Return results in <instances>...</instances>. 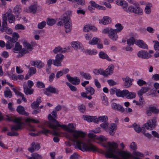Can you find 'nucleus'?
Instances as JSON below:
<instances>
[{
    "mask_svg": "<svg viewBox=\"0 0 159 159\" xmlns=\"http://www.w3.org/2000/svg\"><path fill=\"white\" fill-rule=\"evenodd\" d=\"M68 126H67L70 129L73 130L75 131H78L79 132V134H76L75 136V137H74V132H70L67 131L66 129H65L67 131L69 132L72 133V136L73 138H72V137L69 135V134H67L66 135V137L70 140H71L72 141L75 142L76 143V144H77L76 141H80V140H82V143L84 141V137L85 134L83 132L79 130H75L74 129H72H72H74L76 127V125L75 124L73 123H70L68 124Z\"/></svg>",
    "mask_w": 159,
    "mask_h": 159,
    "instance_id": "nucleus-2",
    "label": "nucleus"
},
{
    "mask_svg": "<svg viewBox=\"0 0 159 159\" xmlns=\"http://www.w3.org/2000/svg\"><path fill=\"white\" fill-rule=\"evenodd\" d=\"M24 91L26 94H31L33 92V89H30L29 87L28 88L26 84H24L23 85Z\"/></svg>",
    "mask_w": 159,
    "mask_h": 159,
    "instance_id": "nucleus-29",
    "label": "nucleus"
},
{
    "mask_svg": "<svg viewBox=\"0 0 159 159\" xmlns=\"http://www.w3.org/2000/svg\"><path fill=\"white\" fill-rule=\"evenodd\" d=\"M12 36V37H11V39H12L13 40H14V42H16L20 37L19 34L16 32H14Z\"/></svg>",
    "mask_w": 159,
    "mask_h": 159,
    "instance_id": "nucleus-48",
    "label": "nucleus"
},
{
    "mask_svg": "<svg viewBox=\"0 0 159 159\" xmlns=\"http://www.w3.org/2000/svg\"><path fill=\"white\" fill-rule=\"evenodd\" d=\"M62 48L60 46L55 47L53 50V52L55 54L57 53L58 52L61 53Z\"/></svg>",
    "mask_w": 159,
    "mask_h": 159,
    "instance_id": "nucleus-55",
    "label": "nucleus"
},
{
    "mask_svg": "<svg viewBox=\"0 0 159 159\" xmlns=\"http://www.w3.org/2000/svg\"><path fill=\"white\" fill-rule=\"evenodd\" d=\"M132 126L134 128V129L136 132L138 133H139L140 132L141 128L139 126L134 123L133 124Z\"/></svg>",
    "mask_w": 159,
    "mask_h": 159,
    "instance_id": "nucleus-57",
    "label": "nucleus"
},
{
    "mask_svg": "<svg viewBox=\"0 0 159 159\" xmlns=\"http://www.w3.org/2000/svg\"><path fill=\"white\" fill-rule=\"evenodd\" d=\"M21 124H18L17 125H11V131L13 130L17 131L18 129H21Z\"/></svg>",
    "mask_w": 159,
    "mask_h": 159,
    "instance_id": "nucleus-38",
    "label": "nucleus"
},
{
    "mask_svg": "<svg viewBox=\"0 0 159 159\" xmlns=\"http://www.w3.org/2000/svg\"><path fill=\"white\" fill-rule=\"evenodd\" d=\"M157 125L156 118L153 117L152 119L148 120L147 123L143 125L140 128V132L144 134L146 131L145 128L147 129L152 130Z\"/></svg>",
    "mask_w": 159,
    "mask_h": 159,
    "instance_id": "nucleus-4",
    "label": "nucleus"
},
{
    "mask_svg": "<svg viewBox=\"0 0 159 159\" xmlns=\"http://www.w3.org/2000/svg\"><path fill=\"white\" fill-rule=\"evenodd\" d=\"M2 28L0 29V30L2 32L6 31V32L8 34H11L12 32V30L7 27V18L6 14H4L2 16Z\"/></svg>",
    "mask_w": 159,
    "mask_h": 159,
    "instance_id": "nucleus-6",
    "label": "nucleus"
},
{
    "mask_svg": "<svg viewBox=\"0 0 159 159\" xmlns=\"http://www.w3.org/2000/svg\"><path fill=\"white\" fill-rule=\"evenodd\" d=\"M64 58V56L61 54H57L55 56V59L61 62H62Z\"/></svg>",
    "mask_w": 159,
    "mask_h": 159,
    "instance_id": "nucleus-52",
    "label": "nucleus"
},
{
    "mask_svg": "<svg viewBox=\"0 0 159 159\" xmlns=\"http://www.w3.org/2000/svg\"><path fill=\"white\" fill-rule=\"evenodd\" d=\"M134 157H144V155L143 153L138 151H134L133 152Z\"/></svg>",
    "mask_w": 159,
    "mask_h": 159,
    "instance_id": "nucleus-54",
    "label": "nucleus"
},
{
    "mask_svg": "<svg viewBox=\"0 0 159 159\" xmlns=\"http://www.w3.org/2000/svg\"><path fill=\"white\" fill-rule=\"evenodd\" d=\"M99 21L100 23L106 25L109 23L111 21V20L108 16H104L102 19L99 20Z\"/></svg>",
    "mask_w": 159,
    "mask_h": 159,
    "instance_id": "nucleus-25",
    "label": "nucleus"
},
{
    "mask_svg": "<svg viewBox=\"0 0 159 159\" xmlns=\"http://www.w3.org/2000/svg\"><path fill=\"white\" fill-rule=\"evenodd\" d=\"M103 70L102 69H95L94 70L93 72L96 75H98V74H100L103 75Z\"/></svg>",
    "mask_w": 159,
    "mask_h": 159,
    "instance_id": "nucleus-56",
    "label": "nucleus"
},
{
    "mask_svg": "<svg viewBox=\"0 0 159 159\" xmlns=\"http://www.w3.org/2000/svg\"><path fill=\"white\" fill-rule=\"evenodd\" d=\"M99 39L96 37H94L92 39L89 41V44L94 45L97 44Z\"/></svg>",
    "mask_w": 159,
    "mask_h": 159,
    "instance_id": "nucleus-40",
    "label": "nucleus"
},
{
    "mask_svg": "<svg viewBox=\"0 0 159 159\" xmlns=\"http://www.w3.org/2000/svg\"><path fill=\"white\" fill-rule=\"evenodd\" d=\"M137 55L139 57L143 59H148L152 57L151 55H149L147 51L145 50L139 51Z\"/></svg>",
    "mask_w": 159,
    "mask_h": 159,
    "instance_id": "nucleus-10",
    "label": "nucleus"
},
{
    "mask_svg": "<svg viewBox=\"0 0 159 159\" xmlns=\"http://www.w3.org/2000/svg\"><path fill=\"white\" fill-rule=\"evenodd\" d=\"M116 29H114L118 33L120 32L123 29L124 27L120 23H117L115 25Z\"/></svg>",
    "mask_w": 159,
    "mask_h": 159,
    "instance_id": "nucleus-36",
    "label": "nucleus"
},
{
    "mask_svg": "<svg viewBox=\"0 0 159 159\" xmlns=\"http://www.w3.org/2000/svg\"><path fill=\"white\" fill-rule=\"evenodd\" d=\"M58 92L59 91L58 90L56 89L55 88L50 86L45 89L44 91V94L48 96H49L50 95V93L49 92L58 94Z\"/></svg>",
    "mask_w": 159,
    "mask_h": 159,
    "instance_id": "nucleus-11",
    "label": "nucleus"
},
{
    "mask_svg": "<svg viewBox=\"0 0 159 159\" xmlns=\"http://www.w3.org/2000/svg\"><path fill=\"white\" fill-rule=\"evenodd\" d=\"M114 66L113 64L109 66L105 71L103 70V75L105 77H107L108 75L112 74L113 73V70Z\"/></svg>",
    "mask_w": 159,
    "mask_h": 159,
    "instance_id": "nucleus-12",
    "label": "nucleus"
},
{
    "mask_svg": "<svg viewBox=\"0 0 159 159\" xmlns=\"http://www.w3.org/2000/svg\"><path fill=\"white\" fill-rule=\"evenodd\" d=\"M149 90V88L148 87H143L141 88L138 92V95L139 98L141 99L143 98V94L147 92Z\"/></svg>",
    "mask_w": 159,
    "mask_h": 159,
    "instance_id": "nucleus-22",
    "label": "nucleus"
},
{
    "mask_svg": "<svg viewBox=\"0 0 159 159\" xmlns=\"http://www.w3.org/2000/svg\"><path fill=\"white\" fill-rule=\"evenodd\" d=\"M127 92H126L125 94L126 97L128 99H132L134 98L136 96V93L134 92H129L128 90H126Z\"/></svg>",
    "mask_w": 159,
    "mask_h": 159,
    "instance_id": "nucleus-31",
    "label": "nucleus"
},
{
    "mask_svg": "<svg viewBox=\"0 0 159 159\" xmlns=\"http://www.w3.org/2000/svg\"><path fill=\"white\" fill-rule=\"evenodd\" d=\"M6 15V14H5ZM7 15V17L8 18V20L9 22L10 23H14L15 20L16 19L14 16L11 13H8Z\"/></svg>",
    "mask_w": 159,
    "mask_h": 159,
    "instance_id": "nucleus-28",
    "label": "nucleus"
},
{
    "mask_svg": "<svg viewBox=\"0 0 159 159\" xmlns=\"http://www.w3.org/2000/svg\"><path fill=\"white\" fill-rule=\"evenodd\" d=\"M135 44L141 48L144 49H148V45L142 40H136Z\"/></svg>",
    "mask_w": 159,
    "mask_h": 159,
    "instance_id": "nucleus-17",
    "label": "nucleus"
},
{
    "mask_svg": "<svg viewBox=\"0 0 159 159\" xmlns=\"http://www.w3.org/2000/svg\"><path fill=\"white\" fill-rule=\"evenodd\" d=\"M21 11V7L20 5H16L13 10V11L15 14H17L20 13Z\"/></svg>",
    "mask_w": 159,
    "mask_h": 159,
    "instance_id": "nucleus-45",
    "label": "nucleus"
},
{
    "mask_svg": "<svg viewBox=\"0 0 159 159\" xmlns=\"http://www.w3.org/2000/svg\"><path fill=\"white\" fill-rule=\"evenodd\" d=\"M117 32L115 30L110 28V31L108 33V36L109 38L113 41H116L118 38Z\"/></svg>",
    "mask_w": 159,
    "mask_h": 159,
    "instance_id": "nucleus-14",
    "label": "nucleus"
},
{
    "mask_svg": "<svg viewBox=\"0 0 159 159\" xmlns=\"http://www.w3.org/2000/svg\"><path fill=\"white\" fill-rule=\"evenodd\" d=\"M5 38L8 39L6 45V48L7 49H10L14 46V43H16V42H14V40H13L12 39H11V37L8 36L6 35Z\"/></svg>",
    "mask_w": 159,
    "mask_h": 159,
    "instance_id": "nucleus-13",
    "label": "nucleus"
},
{
    "mask_svg": "<svg viewBox=\"0 0 159 159\" xmlns=\"http://www.w3.org/2000/svg\"><path fill=\"white\" fill-rule=\"evenodd\" d=\"M66 84L69 87L71 91H75L77 90V89L75 86L72 85L69 82H66Z\"/></svg>",
    "mask_w": 159,
    "mask_h": 159,
    "instance_id": "nucleus-49",
    "label": "nucleus"
},
{
    "mask_svg": "<svg viewBox=\"0 0 159 159\" xmlns=\"http://www.w3.org/2000/svg\"><path fill=\"white\" fill-rule=\"evenodd\" d=\"M148 108L149 110L153 113L158 114L159 113V109L157 108L156 107L151 106L149 107Z\"/></svg>",
    "mask_w": 159,
    "mask_h": 159,
    "instance_id": "nucleus-35",
    "label": "nucleus"
},
{
    "mask_svg": "<svg viewBox=\"0 0 159 159\" xmlns=\"http://www.w3.org/2000/svg\"><path fill=\"white\" fill-rule=\"evenodd\" d=\"M4 96L6 98H11L12 96V93L9 89L4 92Z\"/></svg>",
    "mask_w": 159,
    "mask_h": 159,
    "instance_id": "nucleus-39",
    "label": "nucleus"
},
{
    "mask_svg": "<svg viewBox=\"0 0 159 159\" xmlns=\"http://www.w3.org/2000/svg\"><path fill=\"white\" fill-rule=\"evenodd\" d=\"M16 110L18 113L20 114L24 115L25 116H28L29 115V113L25 111L24 107L21 105L18 106Z\"/></svg>",
    "mask_w": 159,
    "mask_h": 159,
    "instance_id": "nucleus-20",
    "label": "nucleus"
},
{
    "mask_svg": "<svg viewBox=\"0 0 159 159\" xmlns=\"http://www.w3.org/2000/svg\"><path fill=\"white\" fill-rule=\"evenodd\" d=\"M86 92L87 94H89L90 95H93L95 93L94 89L92 87L88 86L85 88Z\"/></svg>",
    "mask_w": 159,
    "mask_h": 159,
    "instance_id": "nucleus-32",
    "label": "nucleus"
},
{
    "mask_svg": "<svg viewBox=\"0 0 159 159\" xmlns=\"http://www.w3.org/2000/svg\"><path fill=\"white\" fill-rule=\"evenodd\" d=\"M136 41V40L133 37H131L127 41V43L129 46L133 45L134 43H135Z\"/></svg>",
    "mask_w": 159,
    "mask_h": 159,
    "instance_id": "nucleus-42",
    "label": "nucleus"
},
{
    "mask_svg": "<svg viewBox=\"0 0 159 159\" xmlns=\"http://www.w3.org/2000/svg\"><path fill=\"white\" fill-rule=\"evenodd\" d=\"M61 20L59 21L57 23L58 25H63L64 24L66 33H70L72 29L71 21L69 16H64L61 18Z\"/></svg>",
    "mask_w": 159,
    "mask_h": 159,
    "instance_id": "nucleus-3",
    "label": "nucleus"
},
{
    "mask_svg": "<svg viewBox=\"0 0 159 159\" xmlns=\"http://www.w3.org/2000/svg\"><path fill=\"white\" fill-rule=\"evenodd\" d=\"M61 62L56 59L53 60V64L55 66H61Z\"/></svg>",
    "mask_w": 159,
    "mask_h": 159,
    "instance_id": "nucleus-60",
    "label": "nucleus"
},
{
    "mask_svg": "<svg viewBox=\"0 0 159 159\" xmlns=\"http://www.w3.org/2000/svg\"><path fill=\"white\" fill-rule=\"evenodd\" d=\"M83 118L85 120L88 122H92L93 119V116H91L87 115L83 116Z\"/></svg>",
    "mask_w": 159,
    "mask_h": 159,
    "instance_id": "nucleus-41",
    "label": "nucleus"
},
{
    "mask_svg": "<svg viewBox=\"0 0 159 159\" xmlns=\"http://www.w3.org/2000/svg\"><path fill=\"white\" fill-rule=\"evenodd\" d=\"M31 146L34 148V150H39L40 148V146L39 144L36 143L34 142H33L31 144Z\"/></svg>",
    "mask_w": 159,
    "mask_h": 159,
    "instance_id": "nucleus-62",
    "label": "nucleus"
},
{
    "mask_svg": "<svg viewBox=\"0 0 159 159\" xmlns=\"http://www.w3.org/2000/svg\"><path fill=\"white\" fill-rule=\"evenodd\" d=\"M116 129V125L115 123L111 124L109 129V132L110 134L112 136L113 135L115 134Z\"/></svg>",
    "mask_w": 159,
    "mask_h": 159,
    "instance_id": "nucleus-24",
    "label": "nucleus"
},
{
    "mask_svg": "<svg viewBox=\"0 0 159 159\" xmlns=\"http://www.w3.org/2000/svg\"><path fill=\"white\" fill-rule=\"evenodd\" d=\"M72 2H75L77 4L81 5H84L85 4L84 0H68Z\"/></svg>",
    "mask_w": 159,
    "mask_h": 159,
    "instance_id": "nucleus-51",
    "label": "nucleus"
},
{
    "mask_svg": "<svg viewBox=\"0 0 159 159\" xmlns=\"http://www.w3.org/2000/svg\"><path fill=\"white\" fill-rule=\"evenodd\" d=\"M78 109L80 112L84 113L86 110V107L84 105L80 104L78 106Z\"/></svg>",
    "mask_w": 159,
    "mask_h": 159,
    "instance_id": "nucleus-47",
    "label": "nucleus"
},
{
    "mask_svg": "<svg viewBox=\"0 0 159 159\" xmlns=\"http://www.w3.org/2000/svg\"><path fill=\"white\" fill-rule=\"evenodd\" d=\"M36 72V69L34 67H30L29 68V73L30 75L35 74Z\"/></svg>",
    "mask_w": 159,
    "mask_h": 159,
    "instance_id": "nucleus-64",
    "label": "nucleus"
},
{
    "mask_svg": "<svg viewBox=\"0 0 159 159\" xmlns=\"http://www.w3.org/2000/svg\"><path fill=\"white\" fill-rule=\"evenodd\" d=\"M99 120L101 122H105L107 121L108 120V117L106 116H100L99 117Z\"/></svg>",
    "mask_w": 159,
    "mask_h": 159,
    "instance_id": "nucleus-63",
    "label": "nucleus"
},
{
    "mask_svg": "<svg viewBox=\"0 0 159 159\" xmlns=\"http://www.w3.org/2000/svg\"><path fill=\"white\" fill-rule=\"evenodd\" d=\"M24 46L27 49L31 51L33 49V47L30 44L26 42H24Z\"/></svg>",
    "mask_w": 159,
    "mask_h": 159,
    "instance_id": "nucleus-46",
    "label": "nucleus"
},
{
    "mask_svg": "<svg viewBox=\"0 0 159 159\" xmlns=\"http://www.w3.org/2000/svg\"><path fill=\"white\" fill-rule=\"evenodd\" d=\"M47 123V126L50 128L53 129V134L56 136H59L60 135V133L56 131V130L58 131L60 130V129L58 128L59 127L57 126L56 125H54L52 122Z\"/></svg>",
    "mask_w": 159,
    "mask_h": 159,
    "instance_id": "nucleus-8",
    "label": "nucleus"
},
{
    "mask_svg": "<svg viewBox=\"0 0 159 159\" xmlns=\"http://www.w3.org/2000/svg\"><path fill=\"white\" fill-rule=\"evenodd\" d=\"M37 9V6L36 5H31L28 8L26 9V11L27 12L34 13L36 12Z\"/></svg>",
    "mask_w": 159,
    "mask_h": 159,
    "instance_id": "nucleus-26",
    "label": "nucleus"
},
{
    "mask_svg": "<svg viewBox=\"0 0 159 159\" xmlns=\"http://www.w3.org/2000/svg\"><path fill=\"white\" fill-rule=\"evenodd\" d=\"M15 28L16 30H23L25 29V27L21 24H17L15 26Z\"/></svg>",
    "mask_w": 159,
    "mask_h": 159,
    "instance_id": "nucleus-61",
    "label": "nucleus"
},
{
    "mask_svg": "<svg viewBox=\"0 0 159 159\" xmlns=\"http://www.w3.org/2000/svg\"><path fill=\"white\" fill-rule=\"evenodd\" d=\"M122 79L124 81V86L125 88L129 87L132 85V82L134 81L133 79H131L128 76Z\"/></svg>",
    "mask_w": 159,
    "mask_h": 159,
    "instance_id": "nucleus-16",
    "label": "nucleus"
},
{
    "mask_svg": "<svg viewBox=\"0 0 159 159\" xmlns=\"http://www.w3.org/2000/svg\"><path fill=\"white\" fill-rule=\"evenodd\" d=\"M77 146L78 148L82 151H97L99 153L104 154L106 158H114L116 157L114 153L119 154L118 152L120 151H118L117 149L118 145L115 142H108L107 143H102V146L107 148L106 151L101 149H98L96 146L91 143L86 144L84 141L82 143V140L77 141Z\"/></svg>",
    "mask_w": 159,
    "mask_h": 159,
    "instance_id": "nucleus-1",
    "label": "nucleus"
},
{
    "mask_svg": "<svg viewBox=\"0 0 159 159\" xmlns=\"http://www.w3.org/2000/svg\"><path fill=\"white\" fill-rule=\"evenodd\" d=\"M137 84L139 86H142L146 84L147 83L142 79H139L137 81Z\"/></svg>",
    "mask_w": 159,
    "mask_h": 159,
    "instance_id": "nucleus-53",
    "label": "nucleus"
},
{
    "mask_svg": "<svg viewBox=\"0 0 159 159\" xmlns=\"http://www.w3.org/2000/svg\"><path fill=\"white\" fill-rule=\"evenodd\" d=\"M153 42L154 43V48L157 52L159 51V42L157 40H153Z\"/></svg>",
    "mask_w": 159,
    "mask_h": 159,
    "instance_id": "nucleus-43",
    "label": "nucleus"
},
{
    "mask_svg": "<svg viewBox=\"0 0 159 159\" xmlns=\"http://www.w3.org/2000/svg\"><path fill=\"white\" fill-rule=\"evenodd\" d=\"M133 102L136 103L137 105H141L143 104L144 101L143 98L141 99L139 98V102L135 100H134L133 101Z\"/></svg>",
    "mask_w": 159,
    "mask_h": 159,
    "instance_id": "nucleus-59",
    "label": "nucleus"
},
{
    "mask_svg": "<svg viewBox=\"0 0 159 159\" xmlns=\"http://www.w3.org/2000/svg\"><path fill=\"white\" fill-rule=\"evenodd\" d=\"M127 92L126 90H124L122 91L120 89H117L116 92V95L118 97H124L125 96L126 92Z\"/></svg>",
    "mask_w": 159,
    "mask_h": 159,
    "instance_id": "nucleus-30",
    "label": "nucleus"
},
{
    "mask_svg": "<svg viewBox=\"0 0 159 159\" xmlns=\"http://www.w3.org/2000/svg\"><path fill=\"white\" fill-rule=\"evenodd\" d=\"M72 2H75L77 4L81 5H84L85 4L84 0H68Z\"/></svg>",
    "mask_w": 159,
    "mask_h": 159,
    "instance_id": "nucleus-50",
    "label": "nucleus"
},
{
    "mask_svg": "<svg viewBox=\"0 0 159 159\" xmlns=\"http://www.w3.org/2000/svg\"><path fill=\"white\" fill-rule=\"evenodd\" d=\"M22 48V46L20 45L18 42H16L15 44V47L12 49L14 52L17 53L20 52Z\"/></svg>",
    "mask_w": 159,
    "mask_h": 159,
    "instance_id": "nucleus-27",
    "label": "nucleus"
},
{
    "mask_svg": "<svg viewBox=\"0 0 159 159\" xmlns=\"http://www.w3.org/2000/svg\"><path fill=\"white\" fill-rule=\"evenodd\" d=\"M66 77L69 81L73 85H77L80 83V80L77 77H71L70 74H68L66 75Z\"/></svg>",
    "mask_w": 159,
    "mask_h": 159,
    "instance_id": "nucleus-9",
    "label": "nucleus"
},
{
    "mask_svg": "<svg viewBox=\"0 0 159 159\" xmlns=\"http://www.w3.org/2000/svg\"><path fill=\"white\" fill-rule=\"evenodd\" d=\"M48 119L50 120H51L50 122H46L45 123V124L47 125V123H50L52 122V123H53L54 125H56L57 126H58V127H61L63 129H66L67 131L70 132H74V136L75 137V136L76 134H79V132L78 131H75L69 128L66 125H61L55 119L53 118L52 116L50 114H49L48 116Z\"/></svg>",
    "mask_w": 159,
    "mask_h": 159,
    "instance_id": "nucleus-5",
    "label": "nucleus"
},
{
    "mask_svg": "<svg viewBox=\"0 0 159 159\" xmlns=\"http://www.w3.org/2000/svg\"><path fill=\"white\" fill-rule=\"evenodd\" d=\"M30 63L32 66L39 69L42 68L44 66V63L40 60H37L35 61H31Z\"/></svg>",
    "mask_w": 159,
    "mask_h": 159,
    "instance_id": "nucleus-19",
    "label": "nucleus"
},
{
    "mask_svg": "<svg viewBox=\"0 0 159 159\" xmlns=\"http://www.w3.org/2000/svg\"><path fill=\"white\" fill-rule=\"evenodd\" d=\"M88 137L91 138H96L101 142H106L107 140V138H106L104 136L100 135L97 138H96V135L93 133H89L88 134Z\"/></svg>",
    "mask_w": 159,
    "mask_h": 159,
    "instance_id": "nucleus-15",
    "label": "nucleus"
},
{
    "mask_svg": "<svg viewBox=\"0 0 159 159\" xmlns=\"http://www.w3.org/2000/svg\"><path fill=\"white\" fill-rule=\"evenodd\" d=\"M99 57L102 59H106L108 61H111V59L108 57V56L103 52H101L99 53Z\"/></svg>",
    "mask_w": 159,
    "mask_h": 159,
    "instance_id": "nucleus-33",
    "label": "nucleus"
},
{
    "mask_svg": "<svg viewBox=\"0 0 159 159\" xmlns=\"http://www.w3.org/2000/svg\"><path fill=\"white\" fill-rule=\"evenodd\" d=\"M71 46L75 50H77L79 48L80 50L82 51L84 49L83 46L79 42H73L71 43Z\"/></svg>",
    "mask_w": 159,
    "mask_h": 159,
    "instance_id": "nucleus-21",
    "label": "nucleus"
},
{
    "mask_svg": "<svg viewBox=\"0 0 159 159\" xmlns=\"http://www.w3.org/2000/svg\"><path fill=\"white\" fill-rule=\"evenodd\" d=\"M129 11V13H133L140 15H142L143 13V10L139 6L137 3L136 5H134V6L131 5V7H130Z\"/></svg>",
    "mask_w": 159,
    "mask_h": 159,
    "instance_id": "nucleus-7",
    "label": "nucleus"
},
{
    "mask_svg": "<svg viewBox=\"0 0 159 159\" xmlns=\"http://www.w3.org/2000/svg\"><path fill=\"white\" fill-rule=\"evenodd\" d=\"M111 107L115 110L119 111L121 112H123L125 111L124 108L121 105L115 102L112 103Z\"/></svg>",
    "mask_w": 159,
    "mask_h": 159,
    "instance_id": "nucleus-18",
    "label": "nucleus"
},
{
    "mask_svg": "<svg viewBox=\"0 0 159 159\" xmlns=\"http://www.w3.org/2000/svg\"><path fill=\"white\" fill-rule=\"evenodd\" d=\"M80 75L86 79L89 80L91 78L90 74L88 73H84L83 71L80 72Z\"/></svg>",
    "mask_w": 159,
    "mask_h": 159,
    "instance_id": "nucleus-37",
    "label": "nucleus"
},
{
    "mask_svg": "<svg viewBox=\"0 0 159 159\" xmlns=\"http://www.w3.org/2000/svg\"><path fill=\"white\" fill-rule=\"evenodd\" d=\"M90 3L91 4V5L93 7L96 8L98 9L103 10H106V8L105 7L97 4L93 1H90Z\"/></svg>",
    "mask_w": 159,
    "mask_h": 159,
    "instance_id": "nucleus-23",
    "label": "nucleus"
},
{
    "mask_svg": "<svg viewBox=\"0 0 159 159\" xmlns=\"http://www.w3.org/2000/svg\"><path fill=\"white\" fill-rule=\"evenodd\" d=\"M25 121L26 122H31L36 123H39V120H35L33 119L30 118H25Z\"/></svg>",
    "mask_w": 159,
    "mask_h": 159,
    "instance_id": "nucleus-44",
    "label": "nucleus"
},
{
    "mask_svg": "<svg viewBox=\"0 0 159 159\" xmlns=\"http://www.w3.org/2000/svg\"><path fill=\"white\" fill-rule=\"evenodd\" d=\"M122 8L124 11L127 13H129V9L130 7H131V5L128 7L127 8L128 4L127 2L125 1H124V3H123V5H122Z\"/></svg>",
    "mask_w": 159,
    "mask_h": 159,
    "instance_id": "nucleus-34",
    "label": "nucleus"
},
{
    "mask_svg": "<svg viewBox=\"0 0 159 159\" xmlns=\"http://www.w3.org/2000/svg\"><path fill=\"white\" fill-rule=\"evenodd\" d=\"M55 20L52 19H48L47 21V24L50 26H52L55 24Z\"/></svg>",
    "mask_w": 159,
    "mask_h": 159,
    "instance_id": "nucleus-58",
    "label": "nucleus"
}]
</instances>
